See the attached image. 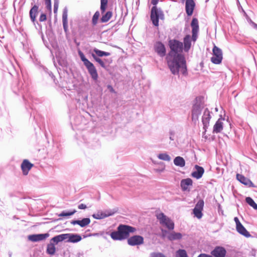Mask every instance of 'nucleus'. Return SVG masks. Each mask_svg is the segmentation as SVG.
Listing matches in <instances>:
<instances>
[{
  "mask_svg": "<svg viewBox=\"0 0 257 257\" xmlns=\"http://www.w3.org/2000/svg\"><path fill=\"white\" fill-rule=\"evenodd\" d=\"M166 60L168 66L173 75H179L180 73L184 75L187 74L186 60L183 55L169 52Z\"/></svg>",
  "mask_w": 257,
  "mask_h": 257,
  "instance_id": "nucleus-1",
  "label": "nucleus"
},
{
  "mask_svg": "<svg viewBox=\"0 0 257 257\" xmlns=\"http://www.w3.org/2000/svg\"><path fill=\"white\" fill-rule=\"evenodd\" d=\"M82 239L81 236L78 234L74 233H65L56 235L51 238L56 244L63 240H66L68 242L76 243Z\"/></svg>",
  "mask_w": 257,
  "mask_h": 257,
  "instance_id": "nucleus-2",
  "label": "nucleus"
},
{
  "mask_svg": "<svg viewBox=\"0 0 257 257\" xmlns=\"http://www.w3.org/2000/svg\"><path fill=\"white\" fill-rule=\"evenodd\" d=\"M203 108L204 105L201 98H196L192 106L191 113L192 120L195 123L198 121L199 116Z\"/></svg>",
  "mask_w": 257,
  "mask_h": 257,
  "instance_id": "nucleus-3",
  "label": "nucleus"
},
{
  "mask_svg": "<svg viewBox=\"0 0 257 257\" xmlns=\"http://www.w3.org/2000/svg\"><path fill=\"white\" fill-rule=\"evenodd\" d=\"M157 218L159 220L160 224L165 226L169 230H173L174 228L173 221L163 213H160L157 215Z\"/></svg>",
  "mask_w": 257,
  "mask_h": 257,
  "instance_id": "nucleus-4",
  "label": "nucleus"
},
{
  "mask_svg": "<svg viewBox=\"0 0 257 257\" xmlns=\"http://www.w3.org/2000/svg\"><path fill=\"white\" fill-rule=\"evenodd\" d=\"M164 15L163 12L158 10L156 6H154L151 10V19L153 25L155 26H159V19H163Z\"/></svg>",
  "mask_w": 257,
  "mask_h": 257,
  "instance_id": "nucleus-5",
  "label": "nucleus"
},
{
  "mask_svg": "<svg viewBox=\"0 0 257 257\" xmlns=\"http://www.w3.org/2000/svg\"><path fill=\"white\" fill-rule=\"evenodd\" d=\"M213 56L211 57V62L216 64H220L222 60V50L216 46L213 47Z\"/></svg>",
  "mask_w": 257,
  "mask_h": 257,
  "instance_id": "nucleus-6",
  "label": "nucleus"
},
{
  "mask_svg": "<svg viewBox=\"0 0 257 257\" xmlns=\"http://www.w3.org/2000/svg\"><path fill=\"white\" fill-rule=\"evenodd\" d=\"M117 229L124 239L128 237L130 233L134 232L136 230L133 227L123 224L119 225L117 227Z\"/></svg>",
  "mask_w": 257,
  "mask_h": 257,
  "instance_id": "nucleus-7",
  "label": "nucleus"
},
{
  "mask_svg": "<svg viewBox=\"0 0 257 257\" xmlns=\"http://www.w3.org/2000/svg\"><path fill=\"white\" fill-rule=\"evenodd\" d=\"M169 46L171 49L170 52H172L173 54H179L178 52L182 50L183 43L176 40H170L169 41Z\"/></svg>",
  "mask_w": 257,
  "mask_h": 257,
  "instance_id": "nucleus-8",
  "label": "nucleus"
},
{
  "mask_svg": "<svg viewBox=\"0 0 257 257\" xmlns=\"http://www.w3.org/2000/svg\"><path fill=\"white\" fill-rule=\"evenodd\" d=\"M204 205V201L202 199H200L196 203L195 208L193 209V213L195 216L198 219H200L203 216L202 211L203 209Z\"/></svg>",
  "mask_w": 257,
  "mask_h": 257,
  "instance_id": "nucleus-9",
  "label": "nucleus"
},
{
  "mask_svg": "<svg viewBox=\"0 0 257 257\" xmlns=\"http://www.w3.org/2000/svg\"><path fill=\"white\" fill-rule=\"evenodd\" d=\"M210 112L208 108H205L203 111V114L202 117V122L203 124V129L206 132L207 128L209 125V121L211 118Z\"/></svg>",
  "mask_w": 257,
  "mask_h": 257,
  "instance_id": "nucleus-10",
  "label": "nucleus"
},
{
  "mask_svg": "<svg viewBox=\"0 0 257 257\" xmlns=\"http://www.w3.org/2000/svg\"><path fill=\"white\" fill-rule=\"evenodd\" d=\"M191 26L192 27V41L195 42L197 39L198 32L199 31L198 21L197 19L193 18L192 19Z\"/></svg>",
  "mask_w": 257,
  "mask_h": 257,
  "instance_id": "nucleus-11",
  "label": "nucleus"
},
{
  "mask_svg": "<svg viewBox=\"0 0 257 257\" xmlns=\"http://www.w3.org/2000/svg\"><path fill=\"white\" fill-rule=\"evenodd\" d=\"M127 243L131 246L139 245L144 243V238L140 235H134L127 239Z\"/></svg>",
  "mask_w": 257,
  "mask_h": 257,
  "instance_id": "nucleus-12",
  "label": "nucleus"
},
{
  "mask_svg": "<svg viewBox=\"0 0 257 257\" xmlns=\"http://www.w3.org/2000/svg\"><path fill=\"white\" fill-rule=\"evenodd\" d=\"M226 254V249L222 246H216L211 251V254L213 257H225Z\"/></svg>",
  "mask_w": 257,
  "mask_h": 257,
  "instance_id": "nucleus-13",
  "label": "nucleus"
},
{
  "mask_svg": "<svg viewBox=\"0 0 257 257\" xmlns=\"http://www.w3.org/2000/svg\"><path fill=\"white\" fill-rule=\"evenodd\" d=\"M154 50L157 54L161 57L166 55V48L164 45L160 42H157L154 45Z\"/></svg>",
  "mask_w": 257,
  "mask_h": 257,
  "instance_id": "nucleus-14",
  "label": "nucleus"
},
{
  "mask_svg": "<svg viewBox=\"0 0 257 257\" xmlns=\"http://www.w3.org/2000/svg\"><path fill=\"white\" fill-rule=\"evenodd\" d=\"M91 77L94 80H96L98 78V74L97 70L94 65L90 62L86 65H85Z\"/></svg>",
  "mask_w": 257,
  "mask_h": 257,
  "instance_id": "nucleus-15",
  "label": "nucleus"
},
{
  "mask_svg": "<svg viewBox=\"0 0 257 257\" xmlns=\"http://www.w3.org/2000/svg\"><path fill=\"white\" fill-rule=\"evenodd\" d=\"M49 236V233L32 234L28 236L29 240L33 242H37L45 239Z\"/></svg>",
  "mask_w": 257,
  "mask_h": 257,
  "instance_id": "nucleus-16",
  "label": "nucleus"
},
{
  "mask_svg": "<svg viewBox=\"0 0 257 257\" xmlns=\"http://www.w3.org/2000/svg\"><path fill=\"white\" fill-rule=\"evenodd\" d=\"M114 212L111 210H106L104 212L100 211L92 215V217L96 219H101L111 216L114 214Z\"/></svg>",
  "mask_w": 257,
  "mask_h": 257,
  "instance_id": "nucleus-17",
  "label": "nucleus"
},
{
  "mask_svg": "<svg viewBox=\"0 0 257 257\" xmlns=\"http://www.w3.org/2000/svg\"><path fill=\"white\" fill-rule=\"evenodd\" d=\"M195 6L194 0H186L185 10L188 16H190L192 15Z\"/></svg>",
  "mask_w": 257,
  "mask_h": 257,
  "instance_id": "nucleus-18",
  "label": "nucleus"
},
{
  "mask_svg": "<svg viewBox=\"0 0 257 257\" xmlns=\"http://www.w3.org/2000/svg\"><path fill=\"white\" fill-rule=\"evenodd\" d=\"M194 168L195 170L191 173L192 177L197 179L201 178L204 172V169L198 165H195Z\"/></svg>",
  "mask_w": 257,
  "mask_h": 257,
  "instance_id": "nucleus-19",
  "label": "nucleus"
},
{
  "mask_svg": "<svg viewBox=\"0 0 257 257\" xmlns=\"http://www.w3.org/2000/svg\"><path fill=\"white\" fill-rule=\"evenodd\" d=\"M236 179L239 181L241 183L248 186V187H252L253 186L252 182L248 178L245 177L241 174H236Z\"/></svg>",
  "mask_w": 257,
  "mask_h": 257,
  "instance_id": "nucleus-20",
  "label": "nucleus"
},
{
  "mask_svg": "<svg viewBox=\"0 0 257 257\" xmlns=\"http://www.w3.org/2000/svg\"><path fill=\"white\" fill-rule=\"evenodd\" d=\"M68 9L67 7H65L63 10L62 14V23L64 30L65 32L68 31Z\"/></svg>",
  "mask_w": 257,
  "mask_h": 257,
  "instance_id": "nucleus-21",
  "label": "nucleus"
},
{
  "mask_svg": "<svg viewBox=\"0 0 257 257\" xmlns=\"http://www.w3.org/2000/svg\"><path fill=\"white\" fill-rule=\"evenodd\" d=\"M39 7L34 5L30 10L29 12L30 18L33 23L35 25L36 18L38 14Z\"/></svg>",
  "mask_w": 257,
  "mask_h": 257,
  "instance_id": "nucleus-22",
  "label": "nucleus"
},
{
  "mask_svg": "<svg viewBox=\"0 0 257 257\" xmlns=\"http://www.w3.org/2000/svg\"><path fill=\"white\" fill-rule=\"evenodd\" d=\"M33 165L27 160H25L21 164V168L24 175L28 174L29 170L32 168Z\"/></svg>",
  "mask_w": 257,
  "mask_h": 257,
  "instance_id": "nucleus-23",
  "label": "nucleus"
},
{
  "mask_svg": "<svg viewBox=\"0 0 257 257\" xmlns=\"http://www.w3.org/2000/svg\"><path fill=\"white\" fill-rule=\"evenodd\" d=\"M223 120L224 119L221 118H219L217 120V121L216 122V123H215V124L213 126V133L217 134V133H220L222 131L223 128Z\"/></svg>",
  "mask_w": 257,
  "mask_h": 257,
  "instance_id": "nucleus-24",
  "label": "nucleus"
},
{
  "mask_svg": "<svg viewBox=\"0 0 257 257\" xmlns=\"http://www.w3.org/2000/svg\"><path fill=\"white\" fill-rule=\"evenodd\" d=\"M180 185L183 191H189V186L192 185V180L190 178L183 179L181 181Z\"/></svg>",
  "mask_w": 257,
  "mask_h": 257,
  "instance_id": "nucleus-25",
  "label": "nucleus"
},
{
  "mask_svg": "<svg viewBox=\"0 0 257 257\" xmlns=\"http://www.w3.org/2000/svg\"><path fill=\"white\" fill-rule=\"evenodd\" d=\"M90 223V219L89 218H84L81 220H72L71 223L73 225L78 224L81 227H85Z\"/></svg>",
  "mask_w": 257,
  "mask_h": 257,
  "instance_id": "nucleus-26",
  "label": "nucleus"
},
{
  "mask_svg": "<svg viewBox=\"0 0 257 257\" xmlns=\"http://www.w3.org/2000/svg\"><path fill=\"white\" fill-rule=\"evenodd\" d=\"M192 40V37L190 35H187L184 38V51L185 52H188L191 46V40Z\"/></svg>",
  "mask_w": 257,
  "mask_h": 257,
  "instance_id": "nucleus-27",
  "label": "nucleus"
},
{
  "mask_svg": "<svg viewBox=\"0 0 257 257\" xmlns=\"http://www.w3.org/2000/svg\"><path fill=\"white\" fill-rule=\"evenodd\" d=\"M237 231L240 234L243 235L246 237H249L251 236L249 232L245 229V228L241 224L236 226Z\"/></svg>",
  "mask_w": 257,
  "mask_h": 257,
  "instance_id": "nucleus-28",
  "label": "nucleus"
},
{
  "mask_svg": "<svg viewBox=\"0 0 257 257\" xmlns=\"http://www.w3.org/2000/svg\"><path fill=\"white\" fill-rule=\"evenodd\" d=\"M182 237V234L181 233L175 232V231L171 232L169 235H167V238L170 241L179 240Z\"/></svg>",
  "mask_w": 257,
  "mask_h": 257,
  "instance_id": "nucleus-29",
  "label": "nucleus"
},
{
  "mask_svg": "<svg viewBox=\"0 0 257 257\" xmlns=\"http://www.w3.org/2000/svg\"><path fill=\"white\" fill-rule=\"evenodd\" d=\"M53 241H50V243L47 245L46 252L50 255H54L56 252V247Z\"/></svg>",
  "mask_w": 257,
  "mask_h": 257,
  "instance_id": "nucleus-30",
  "label": "nucleus"
},
{
  "mask_svg": "<svg viewBox=\"0 0 257 257\" xmlns=\"http://www.w3.org/2000/svg\"><path fill=\"white\" fill-rule=\"evenodd\" d=\"M174 164L180 167H183L185 165V160L181 157H176L174 160Z\"/></svg>",
  "mask_w": 257,
  "mask_h": 257,
  "instance_id": "nucleus-31",
  "label": "nucleus"
},
{
  "mask_svg": "<svg viewBox=\"0 0 257 257\" xmlns=\"http://www.w3.org/2000/svg\"><path fill=\"white\" fill-rule=\"evenodd\" d=\"M110 235L111 238L114 240H122L124 239L118 229L117 231L111 232Z\"/></svg>",
  "mask_w": 257,
  "mask_h": 257,
  "instance_id": "nucleus-32",
  "label": "nucleus"
},
{
  "mask_svg": "<svg viewBox=\"0 0 257 257\" xmlns=\"http://www.w3.org/2000/svg\"><path fill=\"white\" fill-rule=\"evenodd\" d=\"M112 13L110 11L107 12L104 15H102L100 19V22L101 23L107 22L112 17Z\"/></svg>",
  "mask_w": 257,
  "mask_h": 257,
  "instance_id": "nucleus-33",
  "label": "nucleus"
},
{
  "mask_svg": "<svg viewBox=\"0 0 257 257\" xmlns=\"http://www.w3.org/2000/svg\"><path fill=\"white\" fill-rule=\"evenodd\" d=\"M157 157L161 160L169 162L171 160V157L166 153H160L158 155Z\"/></svg>",
  "mask_w": 257,
  "mask_h": 257,
  "instance_id": "nucleus-34",
  "label": "nucleus"
},
{
  "mask_svg": "<svg viewBox=\"0 0 257 257\" xmlns=\"http://www.w3.org/2000/svg\"><path fill=\"white\" fill-rule=\"evenodd\" d=\"M93 51L95 52L96 55L99 57L108 56L110 55V53L109 52L102 51L96 48H95L93 50Z\"/></svg>",
  "mask_w": 257,
  "mask_h": 257,
  "instance_id": "nucleus-35",
  "label": "nucleus"
},
{
  "mask_svg": "<svg viewBox=\"0 0 257 257\" xmlns=\"http://www.w3.org/2000/svg\"><path fill=\"white\" fill-rule=\"evenodd\" d=\"M245 201L246 203L251 206L254 209L257 210V204L251 198L247 197L245 198Z\"/></svg>",
  "mask_w": 257,
  "mask_h": 257,
  "instance_id": "nucleus-36",
  "label": "nucleus"
},
{
  "mask_svg": "<svg viewBox=\"0 0 257 257\" xmlns=\"http://www.w3.org/2000/svg\"><path fill=\"white\" fill-rule=\"evenodd\" d=\"M176 257H188V255L185 249H180L176 252Z\"/></svg>",
  "mask_w": 257,
  "mask_h": 257,
  "instance_id": "nucleus-37",
  "label": "nucleus"
},
{
  "mask_svg": "<svg viewBox=\"0 0 257 257\" xmlns=\"http://www.w3.org/2000/svg\"><path fill=\"white\" fill-rule=\"evenodd\" d=\"M100 16V14L98 11H96L92 19V24L93 26H95L97 24L98 19Z\"/></svg>",
  "mask_w": 257,
  "mask_h": 257,
  "instance_id": "nucleus-38",
  "label": "nucleus"
},
{
  "mask_svg": "<svg viewBox=\"0 0 257 257\" xmlns=\"http://www.w3.org/2000/svg\"><path fill=\"white\" fill-rule=\"evenodd\" d=\"M76 212V211L75 210H73V211H69V212L63 211L58 215V216H59V217H67V216H71V215H73Z\"/></svg>",
  "mask_w": 257,
  "mask_h": 257,
  "instance_id": "nucleus-39",
  "label": "nucleus"
},
{
  "mask_svg": "<svg viewBox=\"0 0 257 257\" xmlns=\"http://www.w3.org/2000/svg\"><path fill=\"white\" fill-rule=\"evenodd\" d=\"M100 11L101 13H104L108 3V0H100Z\"/></svg>",
  "mask_w": 257,
  "mask_h": 257,
  "instance_id": "nucleus-40",
  "label": "nucleus"
},
{
  "mask_svg": "<svg viewBox=\"0 0 257 257\" xmlns=\"http://www.w3.org/2000/svg\"><path fill=\"white\" fill-rule=\"evenodd\" d=\"M92 57L93 58V59L97 62H98L100 65L104 68H106V66L104 64V62L101 59H100L99 58H98V57H97L95 54H92Z\"/></svg>",
  "mask_w": 257,
  "mask_h": 257,
  "instance_id": "nucleus-41",
  "label": "nucleus"
},
{
  "mask_svg": "<svg viewBox=\"0 0 257 257\" xmlns=\"http://www.w3.org/2000/svg\"><path fill=\"white\" fill-rule=\"evenodd\" d=\"M45 4L46 8L48 11L51 12V0H45Z\"/></svg>",
  "mask_w": 257,
  "mask_h": 257,
  "instance_id": "nucleus-42",
  "label": "nucleus"
},
{
  "mask_svg": "<svg viewBox=\"0 0 257 257\" xmlns=\"http://www.w3.org/2000/svg\"><path fill=\"white\" fill-rule=\"evenodd\" d=\"M151 257H166L163 253L160 252H152L150 254Z\"/></svg>",
  "mask_w": 257,
  "mask_h": 257,
  "instance_id": "nucleus-43",
  "label": "nucleus"
},
{
  "mask_svg": "<svg viewBox=\"0 0 257 257\" xmlns=\"http://www.w3.org/2000/svg\"><path fill=\"white\" fill-rule=\"evenodd\" d=\"M47 20V16L46 14L42 13L41 14L40 18H39V21L40 22H44L46 21Z\"/></svg>",
  "mask_w": 257,
  "mask_h": 257,
  "instance_id": "nucleus-44",
  "label": "nucleus"
},
{
  "mask_svg": "<svg viewBox=\"0 0 257 257\" xmlns=\"http://www.w3.org/2000/svg\"><path fill=\"white\" fill-rule=\"evenodd\" d=\"M80 59L81 61H83L84 65H86V64L90 62V61L85 58L84 55L83 56L81 57Z\"/></svg>",
  "mask_w": 257,
  "mask_h": 257,
  "instance_id": "nucleus-45",
  "label": "nucleus"
},
{
  "mask_svg": "<svg viewBox=\"0 0 257 257\" xmlns=\"http://www.w3.org/2000/svg\"><path fill=\"white\" fill-rule=\"evenodd\" d=\"M162 232L163 237H166L167 238V235H169V234L171 232H169L166 230L162 229Z\"/></svg>",
  "mask_w": 257,
  "mask_h": 257,
  "instance_id": "nucleus-46",
  "label": "nucleus"
},
{
  "mask_svg": "<svg viewBox=\"0 0 257 257\" xmlns=\"http://www.w3.org/2000/svg\"><path fill=\"white\" fill-rule=\"evenodd\" d=\"M197 257H213L211 255V254H208L206 253H201Z\"/></svg>",
  "mask_w": 257,
  "mask_h": 257,
  "instance_id": "nucleus-47",
  "label": "nucleus"
},
{
  "mask_svg": "<svg viewBox=\"0 0 257 257\" xmlns=\"http://www.w3.org/2000/svg\"><path fill=\"white\" fill-rule=\"evenodd\" d=\"M165 166H163V167L162 168H161V169H155L154 171L156 172L160 173V172H163L164 171V170H165Z\"/></svg>",
  "mask_w": 257,
  "mask_h": 257,
  "instance_id": "nucleus-48",
  "label": "nucleus"
},
{
  "mask_svg": "<svg viewBox=\"0 0 257 257\" xmlns=\"http://www.w3.org/2000/svg\"><path fill=\"white\" fill-rule=\"evenodd\" d=\"M234 221L235 222L236 226H237L241 224V223H240V222L239 221L238 218L237 217H235L234 218Z\"/></svg>",
  "mask_w": 257,
  "mask_h": 257,
  "instance_id": "nucleus-49",
  "label": "nucleus"
},
{
  "mask_svg": "<svg viewBox=\"0 0 257 257\" xmlns=\"http://www.w3.org/2000/svg\"><path fill=\"white\" fill-rule=\"evenodd\" d=\"M78 208L79 209H85L87 208V206L84 204H80L78 206Z\"/></svg>",
  "mask_w": 257,
  "mask_h": 257,
  "instance_id": "nucleus-50",
  "label": "nucleus"
},
{
  "mask_svg": "<svg viewBox=\"0 0 257 257\" xmlns=\"http://www.w3.org/2000/svg\"><path fill=\"white\" fill-rule=\"evenodd\" d=\"M54 8L58 9L59 6V0H54Z\"/></svg>",
  "mask_w": 257,
  "mask_h": 257,
  "instance_id": "nucleus-51",
  "label": "nucleus"
},
{
  "mask_svg": "<svg viewBox=\"0 0 257 257\" xmlns=\"http://www.w3.org/2000/svg\"><path fill=\"white\" fill-rule=\"evenodd\" d=\"M170 139L171 141L174 140V133L172 131L170 132Z\"/></svg>",
  "mask_w": 257,
  "mask_h": 257,
  "instance_id": "nucleus-52",
  "label": "nucleus"
},
{
  "mask_svg": "<svg viewBox=\"0 0 257 257\" xmlns=\"http://www.w3.org/2000/svg\"><path fill=\"white\" fill-rule=\"evenodd\" d=\"M107 88L109 90V91L110 92H115L114 89L113 88V87L111 85H107Z\"/></svg>",
  "mask_w": 257,
  "mask_h": 257,
  "instance_id": "nucleus-53",
  "label": "nucleus"
},
{
  "mask_svg": "<svg viewBox=\"0 0 257 257\" xmlns=\"http://www.w3.org/2000/svg\"><path fill=\"white\" fill-rule=\"evenodd\" d=\"M159 1V0H152L151 3L153 5L156 6L157 4V3H158Z\"/></svg>",
  "mask_w": 257,
  "mask_h": 257,
  "instance_id": "nucleus-54",
  "label": "nucleus"
},
{
  "mask_svg": "<svg viewBox=\"0 0 257 257\" xmlns=\"http://www.w3.org/2000/svg\"><path fill=\"white\" fill-rule=\"evenodd\" d=\"M251 24L253 28L256 30H257V24L253 22H251Z\"/></svg>",
  "mask_w": 257,
  "mask_h": 257,
  "instance_id": "nucleus-55",
  "label": "nucleus"
},
{
  "mask_svg": "<svg viewBox=\"0 0 257 257\" xmlns=\"http://www.w3.org/2000/svg\"><path fill=\"white\" fill-rule=\"evenodd\" d=\"M78 54H79V55L80 57H81L82 56H83L84 55L83 54V53L82 52H81V51H79Z\"/></svg>",
  "mask_w": 257,
  "mask_h": 257,
  "instance_id": "nucleus-56",
  "label": "nucleus"
},
{
  "mask_svg": "<svg viewBox=\"0 0 257 257\" xmlns=\"http://www.w3.org/2000/svg\"><path fill=\"white\" fill-rule=\"evenodd\" d=\"M58 9L54 8V13H56L57 12Z\"/></svg>",
  "mask_w": 257,
  "mask_h": 257,
  "instance_id": "nucleus-57",
  "label": "nucleus"
},
{
  "mask_svg": "<svg viewBox=\"0 0 257 257\" xmlns=\"http://www.w3.org/2000/svg\"><path fill=\"white\" fill-rule=\"evenodd\" d=\"M183 2H184L185 0H182Z\"/></svg>",
  "mask_w": 257,
  "mask_h": 257,
  "instance_id": "nucleus-58",
  "label": "nucleus"
}]
</instances>
